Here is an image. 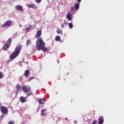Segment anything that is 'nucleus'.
<instances>
[{
  "instance_id": "1",
  "label": "nucleus",
  "mask_w": 124,
  "mask_h": 124,
  "mask_svg": "<svg viewBox=\"0 0 124 124\" xmlns=\"http://www.w3.org/2000/svg\"><path fill=\"white\" fill-rule=\"evenodd\" d=\"M41 34H42V31L40 30L38 31L36 33L35 38H38L36 42V45L38 51L42 50L43 52H47L48 48L45 47V43L43 41L42 37H40Z\"/></svg>"
},
{
  "instance_id": "2",
  "label": "nucleus",
  "mask_w": 124,
  "mask_h": 124,
  "mask_svg": "<svg viewBox=\"0 0 124 124\" xmlns=\"http://www.w3.org/2000/svg\"><path fill=\"white\" fill-rule=\"evenodd\" d=\"M21 50H22V46L18 45L16 47L15 51H14L10 56V60H14V59H16L17 56H19Z\"/></svg>"
},
{
  "instance_id": "3",
  "label": "nucleus",
  "mask_w": 124,
  "mask_h": 124,
  "mask_svg": "<svg viewBox=\"0 0 124 124\" xmlns=\"http://www.w3.org/2000/svg\"><path fill=\"white\" fill-rule=\"evenodd\" d=\"M32 94V93L31 92H30L29 93H27V95L24 97L23 96H20L19 98L20 101L22 102V103H25L27 100H26V98H28L30 95H31Z\"/></svg>"
},
{
  "instance_id": "4",
  "label": "nucleus",
  "mask_w": 124,
  "mask_h": 124,
  "mask_svg": "<svg viewBox=\"0 0 124 124\" xmlns=\"http://www.w3.org/2000/svg\"><path fill=\"white\" fill-rule=\"evenodd\" d=\"M12 26V21L11 20H7L4 24L1 26V28H6V27H11Z\"/></svg>"
},
{
  "instance_id": "5",
  "label": "nucleus",
  "mask_w": 124,
  "mask_h": 124,
  "mask_svg": "<svg viewBox=\"0 0 124 124\" xmlns=\"http://www.w3.org/2000/svg\"><path fill=\"white\" fill-rule=\"evenodd\" d=\"M22 90L24 93H31V87L28 85H23L22 86Z\"/></svg>"
},
{
  "instance_id": "6",
  "label": "nucleus",
  "mask_w": 124,
  "mask_h": 124,
  "mask_svg": "<svg viewBox=\"0 0 124 124\" xmlns=\"http://www.w3.org/2000/svg\"><path fill=\"white\" fill-rule=\"evenodd\" d=\"M0 111L2 114L6 115L8 113V108L4 106H1L0 107Z\"/></svg>"
},
{
  "instance_id": "7",
  "label": "nucleus",
  "mask_w": 124,
  "mask_h": 124,
  "mask_svg": "<svg viewBox=\"0 0 124 124\" xmlns=\"http://www.w3.org/2000/svg\"><path fill=\"white\" fill-rule=\"evenodd\" d=\"M16 88V94L17 95L18 94V93H19V92L21 91L22 87H21V85L20 84H17Z\"/></svg>"
},
{
  "instance_id": "8",
  "label": "nucleus",
  "mask_w": 124,
  "mask_h": 124,
  "mask_svg": "<svg viewBox=\"0 0 124 124\" xmlns=\"http://www.w3.org/2000/svg\"><path fill=\"white\" fill-rule=\"evenodd\" d=\"M16 9L17 10H18V11H23V7L22 6H20V5H16Z\"/></svg>"
},
{
  "instance_id": "9",
  "label": "nucleus",
  "mask_w": 124,
  "mask_h": 124,
  "mask_svg": "<svg viewBox=\"0 0 124 124\" xmlns=\"http://www.w3.org/2000/svg\"><path fill=\"white\" fill-rule=\"evenodd\" d=\"M10 46V45H9L8 44H5L2 48V49L4 50V51H6L8 48H9V46Z\"/></svg>"
},
{
  "instance_id": "10",
  "label": "nucleus",
  "mask_w": 124,
  "mask_h": 124,
  "mask_svg": "<svg viewBox=\"0 0 124 124\" xmlns=\"http://www.w3.org/2000/svg\"><path fill=\"white\" fill-rule=\"evenodd\" d=\"M32 30V26L30 25L29 27L26 28V32H29V31H31Z\"/></svg>"
},
{
  "instance_id": "11",
  "label": "nucleus",
  "mask_w": 124,
  "mask_h": 124,
  "mask_svg": "<svg viewBox=\"0 0 124 124\" xmlns=\"http://www.w3.org/2000/svg\"><path fill=\"white\" fill-rule=\"evenodd\" d=\"M99 124H103V123H104V119H103V117H100L98 119Z\"/></svg>"
},
{
  "instance_id": "12",
  "label": "nucleus",
  "mask_w": 124,
  "mask_h": 124,
  "mask_svg": "<svg viewBox=\"0 0 124 124\" xmlns=\"http://www.w3.org/2000/svg\"><path fill=\"white\" fill-rule=\"evenodd\" d=\"M47 114V111H46V109H42L41 115V116H45V115Z\"/></svg>"
},
{
  "instance_id": "13",
  "label": "nucleus",
  "mask_w": 124,
  "mask_h": 124,
  "mask_svg": "<svg viewBox=\"0 0 124 124\" xmlns=\"http://www.w3.org/2000/svg\"><path fill=\"white\" fill-rule=\"evenodd\" d=\"M30 75V71L29 70H27L25 71L24 76L25 77H29Z\"/></svg>"
},
{
  "instance_id": "14",
  "label": "nucleus",
  "mask_w": 124,
  "mask_h": 124,
  "mask_svg": "<svg viewBox=\"0 0 124 124\" xmlns=\"http://www.w3.org/2000/svg\"><path fill=\"white\" fill-rule=\"evenodd\" d=\"M28 7H29V8H36V5L34 4H31V5L28 4Z\"/></svg>"
},
{
  "instance_id": "15",
  "label": "nucleus",
  "mask_w": 124,
  "mask_h": 124,
  "mask_svg": "<svg viewBox=\"0 0 124 124\" xmlns=\"http://www.w3.org/2000/svg\"><path fill=\"white\" fill-rule=\"evenodd\" d=\"M66 18L67 19H68L69 21H70L71 19V14H67L66 15Z\"/></svg>"
},
{
  "instance_id": "16",
  "label": "nucleus",
  "mask_w": 124,
  "mask_h": 124,
  "mask_svg": "<svg viewBox=\"0 0 124 124\" xmlns=\"http://www.w3.org/2000/svg\"><path fill=\"white\" fill-rule=\"evenodd\" d=\"M38 101H39V104H44V101H45L44 99H39Z\"/></svg>"
},
{
  "instance_id": "17",
  "label": "nucleus",
  "mask_w": 124,
  "mask_h": 124,
  "mask_svg": "<svg viewBox=\"0 0 124 124\" xmlns=\"http://www.w3.org/2000/svg\"><path fill=\"white\" fill-rule=\"evenodd\" d=\"M79 6H80V5H79V4L76 3L75 4V9H76V10H78V9H79Z\"/></svg>"
},
{
  "instance_id": "18",
  "label": "nucleus",
  "mask_w": 124,
  "mask_h": 124,
  "mask_svg": "<svg viewBox=\"0 0 124 124\" xmlns=\"http://www.w3.org/2000/svg\"><path fill=\"white\" fill-rule=\"evenodd\" d=\"M55 41H61V36H57L55 37Z\"/></svg>"
},
{
  "instance_id": "19",
  "label": "nucleus",
  "mask_w": 124,
  "mask_h": 124,
  "mask_svg": "<svg viewBox=\"0 0 124 124\" xmlns=\"http://www.w3.org/2000/svg\"><path fill=\"white\" fill-rule=\"evenodd\" d=\"M7 43H9V44H8L9 45H11V43L12 42V40L11 39V38H9L7 41Z\"/></svg>"
},
{
  "instance_id": "20",
  "label": "nucleus",
  "mask_w": 124,
  "mask_h": 124,
  "mask_svg": "<svg viewBox=\"0 0 124 124\" xmlns=\"http://www.w3.org/2000/svg\"><path fill=\"white\" fill-rule=\"evenodd\" d=\"M68 26L70 29H72L73 28V24H72V23H69Z\"/></svg>"
},
{
  "instance_id": "21",
  "label": "nucleus",
  "mask_w": 124,
  "mask_h": 124,
  "mask_svg": "<svg viewBox=\"0 0 124 124\" xmlns=\"http://www.w3.org/2000/svg\"><path fill=\"white\" fill-rule=\"evenodd\" d=\"M31 44V40H27V42H26V45L27 46H29Z\"/></svg>"
},
{
  "instance_id": "22",
  "label": "nucleus",
  "mask_w": 124,
  "mask_h": 124,
  "mask_svg": "<svg viewBox=\"0 0 124 124\" xmlns=\"http://www.w3.org/2000/svg\"><path fill=\"white\" fill-rule=\"evenodd\" d=\"M2 78H3V73L0 72V79H2Z\"/></svg>"
},
{
  "instance_id": "23",
  "label": "nucleus",
  "mask_w": 124,
  "mask_h": 124,
  "mask_svg": "<svg viewBox=\"0 0 124 124\" xmlns=\"http://www.w3.org/2000/svg\"><path fill=\"white\" fill-rule=\"evenodd\" d=\"M57 32L58 34H60V33H61V30H60V29H58L57 30Z\"/></svg>"
},
{
  "instance_id": "24",
  "label": "nucleus",
  "mask_w": 124,
  "mask_h": 124,
  "mask_svg": "<svg viewBox=\"0 0 124 124\" xmlns=\"http://www.w3.org/2000/svg\"><path fill=\"white\" fill-rule=\"evenodd\" d=\"M74 10H75V7H72L71 8V11H74Z\"/></svg>"
},
{
  "instance_id": "25",
  "label": "nucleus",
  "mask_w": 124,
  "mask_h": 124,
  "mask_svg": "<svg viewBox=\"0 0 124 124\" xmlns=\"http://www.w3.org/2000/svg\"><path fill=\"white\" fill-rule=\"evenodd\" d=\"M32 79H34V77H32L31 78H29V79L28 80L29 81H31V80H32Z\"/></svg>"
},
{
  "instance_id": "26",
  "label": "nucleus",
  "mask_w": 124,
  "mask_h": 124,
  "mask_svg": "<svg viewBox=\"0 0 124 124\" xmlns=\"http://www.w3.org/2000/svg\"><path fill=\"white\" fill-rule=\"evenodd\" d=\"M15 124V123L13 121H9L8 122V124Z\"/></svg>"
},
{
  "instance_id": "27",
  "label": "nucleus",
  "mask_w": 124,
  "mask_h": 124,
  "mask_svg": "<svg viewBox=\"0 0 124 124\" xmlns=\"http://www.w3.org/2000/svg\"><path fill=\"white\" fill-rule=\"evenodd\" d=\"M36 2H37V3H40L41 0H36Z\"/></svg>"
},
{
  "instance_id": "28",
  "label": "nucleus",
  "mask_w": 124,
  "mask_h": 124,
  "mask_svg": "<svg viewBox=\"0 0 124 124\" xmlns=\"http://www.w3.org/2000/svg\"><path fill=\"white\" fill-rule=\"evenodd\" d=\"M93 124H96V120H93Z\"/></svg>"
},
{
  "instance_id": "29",
  "label": "nucleus",
  "mask_w": 124,
  "mask_h": 124,
  "mask_svg": "<svg viewBox=\"0 0 124 124\" xmlns=\"http://www.w3.org/2000/svg\"><path fill=\"white\" fill-rule=\"evenodd\" d=\"M61 27L62 28V29L63 28H64V25H63V24H61Z\"/></svg>"
},
{
  "instance_id": "30",
  "label": "nucleus",
  "mask_w": 124,
  "mask_h": 124,
  "mask_svg": "<svg viewBox=\"0 0 124 124\" xmlns=\"http://www.w3.org/2000/svg\"><path fill=\"white\" fill-rule=\"evenodd\" d=\"M82 0H77V1H78V2H79V3H80V2H81V1Z\"/></svg>"
},
{
  "instance_id": "31",
  "label": "nucleus",
  "mask_w": 124,
  "mask_h": 124,
  "mask_svg": "<svg viewBox=\"0 0 124 124\" xmlns=\"http://www.w3.org/2000/svg\"><path fill=\"white\" fill-rule=\"evenodd\" d=\"M3 117H4V115H2L1 116V118H3Z\"/></svg>"
},
{
  "instance_id": "32",
  "label": "nucleus",
  "mask_w": 124,
  "mask_h": 124,
  "mask_svg": "<svg viewBox=\"0 0 124 124\" xmlns=\"http://www.w3.org/2000/svg\"><path fill=\"white\" fill-rule=\"evenodd\" d=\"M65 119H66V120H67V118H66Z\"/></svg>"
},
{
  "instance_id": "33",
  "label": "nucleus",
  "mask_w": 124,
  "mask_h": 124,
  "mask_svg": "<svg viewBox=\"0 0 124 124\" xmlns=\"http://www.w3.org/2000/svg\"><path fill=\"white\" fill-rule=\"evenodd\" d=\"M1 104H0V105Z\"/></svg>"
}]
</instances>
